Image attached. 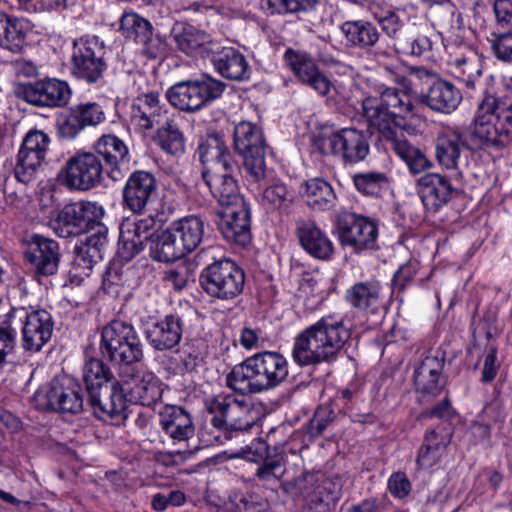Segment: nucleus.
I'll list each match as a JSON object with an SVG mask.
<instances>
[{
    "label": "nucleus",
    "instance_id": "nucleus-50",
    "mask_svg": "<svg viewBox=\"0 0 512 512\" xmlns=\"http://www.w3.org/2000/svg\"><path fill=\"white\" fill-rule=\"evenodd\" d=\"M356 189L363 195L378 197L388 185V178L384 173L369 172L356 174L353 177Z\"/></svg>",
    "mask_w": 512,
    "mask_h": 512
},
{
    "label": "nucleus",
    "instance_id": "nucleus-41",
    "mask_svg": "<svg viewBox=\"0 0 512 512\" xmlns=\"http://www.w3.org/2000/svg\"><path fill=\"white\" fill-rule=\"evenodd\" d=\"M170 228L186 252L190 253L202 242L205 223L200 216L189 215L172 222Z\"/></svg>",
    "mask_w": 512,
    "mask_h": 512
},
{
    "label": "nucleus",
    "instance_id": "nucleus-57",
    "mask_svg": "<svg viewBox=\"0 0 512 512\" xmlns=\"http://www.w3.org/2000/svg\"><path fill=\"white\" fill-rule=\"evenodd\" d=\"M122 32H148L152 29L151 23L136 12H124L120 18Z\"/></svg>",
    "mask_w": 512,
    "mask_h": 512
},
{
    "label": "nucleus",
    "instance_id": "nucleus-20",
    "mask_svg": "<svg viewBox=\"0 0 512 512\" xmlns=\"http://www.w3.org/2000/svg\"><path fill=\"white\" fill-rule=\"evenodd\" d=\"M218 217V229L228 242L243 247L250 243V208L246 201L222 208Z\"/></svg>",
    "mask_w": 512,
    "mask_h": 512
},
{
    "label": "nucleus",
    "instance_id": "nucleus-52",
    "mask_svg": "<svg viewBox=\"0 0 512 512\" xmlns=\"http://www.w3.org/2000/svg\"><path fill=\"white\" fill-rule=\"evenodd\" d=\"M263 3L272 14H282L311 10L317 4V0H263Z\"/></svg>",
    "mask_w": 512,
    "mask_h": 512
},
{
    "label": "nucleus",
    "instance_id": "nucleus-55",
    "mask_svg": "<svg viewBox=\"0 0 512 512\" xmlns=\"http://www.w3.org/2000/svg\"><path fill=\"white\" fill-rule=\"evenodd\" d=\"M80 213L83 218V226L85 231L92 230L93 226L104 225L101 223V219L104 216V208L97 202L91 201H79L77 202Z\"/></svg>",
    "mask_w": 512,
    "mask_h": 512
},
{
    "label": "nucleus",
    "instance_id": "nucleus-21",
    "mask_svg": "<svg viewBox=\"0 0 512 512\" xmlns=\"http://www.w3.org/2000/svg\"><path fill=\"white\" fill-rule=\"evenodd\" d=\"M464 148H469V144L460 127L446 126L437 134L435 139L436 161L442 168L453 171L455 179L463 177L459 170V162Z\"/></svg>",
    "mask_w": 512,
    "mask_h": 512
},
{
    "label": "nucleus",
    "instance_id": "nucleus-33",
    "mask_svg": "<svg viewBox=\"0 0 512 512\" xmlns=\"http://www.w3.org/2000/svg\"><path fill=\"white\" fill-rule=\"evenodd\" d=\"M444 363L436 356H427L414 371V384L422 396L435 397L444 387L441 375Z\"/></svg>",
    "mask_w": 512,
    "mask_h": 512
},
{
    "label": "nucleus",
    "instance_id": "nucleus-13",
    "mask_svg": "<svg viewBox=\"0 0 512 512\" xmlns=\"http://www.w3.org/2000/svg\"><path fill=\"white\" fill-rule=\"evenodd\" d=\"M104 166L101 158L92 152L76 153L61 168L60 183L70 190L88 191L103 180Z\"/></svg>",
    "mask_w": 512,
    "mask_h": 512
},
{
    "label": "nucleus",
    "instance_id": "nucleus-5",
    "mask_svg": "<svg viewBox=\"0 0 512 512\" xmlns=\"http://www.w3.org/2000/svg\"><path fill=\"white\" fill-rule=\"evenodd\" d=\"M100 350L112 363L131 371L143 359V344L137 330L132 323L120 319L103 327Z\"/></svg>",
    "mask_w": 512,
    "mask_h": 512
},
{
    "label": "nucleus",
    "instance_id": "nucleus-44",
    "mask_svg": "<svg viewBox=\"0 0 512 512\" xmlns=\"http://www.w3.org/2000/svg\"><path fill=\"white\" fill-rule=\"evenodd\" d=\"M512 102L509 98H498L488 89L484 90V97L480 101V110L495 115V121L500 132L509 129L512 134Z\"/></svg>",
    "mask_w": 512,
    "mask_h": 512
},
{
    "label": "nucleus",
    "instance_id": "nucleus-3",
    "mask_svg": "<svg viewBox=\"0 0 512 512\" xmlns=\"http://www.w3.org/2000/svg\"><path fill=\"white\" fill-rule=\"evenodd\" d=\"M288 377V361L278 352L264 351L235 365L226 376L229 388L240 394L274 389Z\"/></svg>",
    "mask_w": 512,
    "mask_h": 512
},
{
    "label": "nucleus",
    "instance_id": "nucleus-17",
    "mask_svg": "<svg viewBox=\"0 0 512 512\" xmlns=\"http://www.w3.org/2000/svg\"><path fill=\"white\" fill-rule=\"evenodd\" d=\"M17 95L32 105L53 108L69 102L71 89L65 81L45 79L20 85Z\"/></svg>",
    "mask_w": 512,
    "mask_h": 512
},
{
    "label": "nucleus",
    "instance_id": "nucleus-31",
    "mask_svg": "<svg viewBox=\"0 0 512 512\" xmlns=\"http://www.w3.org/2000/svg\"><path fill=\"white\" fill-rule=\"evenodd\" d=\"M165 110L160 104L159 94L150 92L137 96L130 111L132 125L140 132H145L160 124Z\"/></svg>",
    "mask_w": 512,
    "mask_h": 512
},
{
    "label": "nucleus",
    "instance_id": "nucleus-62",
    "mask_svg": "<svg viewBox=\"0 0 512 512\" xmlns=\"http://www.w3.org/2000/svg\"><path fill=\"white\" fill-rule=\"evenodd\" d=\"M163 279L172 285L176 290H182L188 283V269L184 265L168 269L164 272Z\"/></svg>",
    "mask_w": 512,
    "mask_h": 512
},
{
    "label": "nucleus",
    "instance_id": "nucleus-26",
    "mask_svg": "<svg viewBox=\"0 0 512 512\" xmlns=\"http://www.w3.org/2000/svg\"><path fill=\"white\" fill-rule=\"evenodd\" d=\"M24 259L37 276L54 275L60 262L59 244L53 239L35 234L29 249L24 253Z\"/></svg>",
    "mask_w": 512,
    "mask_h": 512
},
{
    "label": "nucleus",
    "instance_id": "nucleus-60",
    "mask_svg": "<svg viewBox=\"0 0 512 512\" xmlns=\"http://www.w3.org/2000/svg\"><path fill=\"white\" fill-rule=\"evenodd\" d=\"M31 29L28 19L12 17L0 11V32H28Z\"/></svg>",
    "mask_w": 512,
    "mask_h": 512
},
{
    "label": "nucleus",
    "instance_id": "nucleus-22",
    "mask_svg": "<svg viewBox=\"0 0 512 512\" xmlns=\"http://www.w3.org/2000/svg\"><path fill=\"white\" fill-rule=\"evenodd\" d=\"M202 164L201 176L235 172L238 164L228 150L223 138L218 133L209 134L198 147Z\"/></svg>",
    "mask_w": 512,
    "mask_h": 512
},
{
    "label": "nucleus",
    "instance_id": "nucleus-40",
    "mask_svg": "<svg viewBox=\"0 0 512 512\" xmlns=\"http://www.w3.org/2000/svg\"><path fill=\"white\" fill-rule=\"evenodd\" d=\"M50 228L61 238H69L85 232L83 218L77 202L66 204L50 219Z\"/></svg>",
    "mask_w": 512,
    "mask_h": 512
},
{
    "label": "nucleus",
    "instance_id": "nucleus-25",
    "mask_svg": "<svg viewBox=\"0 0 512 512\" xmlns=\"http://www.w3.org/2000/svg\"><path fill=\"white\" fill-rule=\"evenodd\" d=\"M295 236L301 248L312 258L329 261L335 253V247L327 233L311 219L296 222Z\"/></svg>",
    "mask_w": 512,
    "mask_h": 512
},
{
    "label": "nucleus",
    "instance_id": "nucleus-27",
    "mask_svg": "<svg viewBox=\"0 0 512 512\" xmlns=\"http://www.w3.org/2000/svg\"><path fill=\"white\" fill-rule=\"evenodd\" d=\"M470 149L502 148L509 141V129L500 132L495 115L480 110L476 112L474 124L467 140Z\"/></svg>",
    "mask_w": 512,
    "mask_h": 512
},
{
    "label": "nucleus",
    "instance_id": "nucleus-11",
    "mask_svg": "<svg viewBox=\"0 0 512 512\" xmlns=\"http://www.w3.org/2000/svg\"><path fill=\"white\" fill-rule=\"evenodd\" d=\"M314 145L321 154L337 156L349 164L363 161L370 150L364 133L355 128L322 133L315 138Z\"/></svg>",
    "mask_w": 512,
    "mask_h": 512
},
{
    "label": "nucleus",
    "instance_id": "nucleus-39",
    "mask_svg": "<svg viewBox=\"0 0 512 512\" xmlns=\"http://www.w3.org/2000/svg\"><path fill=\"white\" fill-rule=\"evenodd\" d=\"M299 193L305 203L314 210L326 211L335 205L336 195L332 186L322 178L304 181Z\"/></svg>",
    "mask_w": 512,
    "mask_h": 512
},
{
    "label": "nucleus",
    "instance_id": "nucleus-1",
    "mask_svg": "<svg viewBox=\"0 0 512 512\" xmlns=\"http://www.w3.org/2000/svg\"><path fill=\"white\" fill-rule=\"evenodd\" d=\"M384 74L402 88L384 87L379 97H366L362 101L363 115L370 128L376 129L390 143L391 149L407 165L413 175L429 170L433 164L426 154L412 145L402 134L416 133L421 116L414 105L411 94L414 70L396 63L383 67Z\"/></svg>",
    "mask_w": 512,
    "mask_h": 512
},
{
    "label": "nucleus",
    "instance_id": "nucleus-54",
    "mask_svg": "<svg viewBox=\"0 0 512 512\" xmlns=\"http://www.w3.org/2000/svg\"><path fill=\"white\" fill-rule=\"evenodd\" d=\"M84 128L96 126L104 121L105 113L102 107L94 102L80 103L73 106Z\"/></svg>",
    "mask_w": 512,
    "mask_h": 512
},
{
    "label": "nucleus",
    "instance_id": "nucleus-2",
    "mask_svg": "<svg viewBox=\"0 0 512 512\" xmlns=\"http://www.w3.org/2000/svg\"><path fill=\"white\" fill-rule=\"evenodd\" d=\"M351 335V328L342 317L325 315L296 335L292 358L299 366L330 363L336 360Z\"/></svg>",
    "mask_w": 512,
    "mask_h": 512
},
{
    "label": "nucleus",
    "instance_id": "nucleus-10",
    "mask_svg": "<svg viewBox=\"0 0 512 512\" xmlns=\"http://www.w3.org/2000/svg\"><path fill=\"white\" fill-rule=\"evenodd\" d=\"M225 87L222 81L204 76L174 84L167 90L166 96L170 104L179 110L194 112L218 99Z\"/></svg>",
    "mask_w": 512,
    "mask_h": 512
},
{
    "label": "nucleus",
    "instance_id": "nucleus-7",
    "mask_svg": "<svg viewBox=\"0 0 512 512\" xmlns=\"http://www.w3.org/2000/svg\"><path fill=\"white\" fill-rule=\"evenodd\" d=\"M233 145L242 156L244 169L253 181L259 182L271 176L272 172L266 166V142L259 126L249 121L235 124Z\"/></svg>",
    "mask_w": 512,
    "mask_h": 512
},
{
    "label": "nucleus",
    "instance_id": "nucleus-43",
    "mask_svg": "<svg viewBox=\"0 0 512 512\" xmlns=\"http://www.w3.org/2000/svg\"><path fill=\"white\" fill-rule=\"evenodd\" d=\"M381 285L377 280L355 283L346 292V300L356 309H375L380 300Z\"/></svg>",
    "mask_w": 512,
    "mask_h": 512
},
{
    "label": "nucleus",
    "instance_id": "nucleus-9",
    "mask_svg": "<svg viewBox=\"0 0 512 512\" xmlns=\"http://www.w3.org/2000/svg\"><path fill=\"white\" fill-rule=\"evenodd\" d=\"M200 283L211 298L229 301L243 292L245 273L234 261L223 258L202 270Z\"/></svg>",
    "mask_w": 512,
    "mask_h": 512
},
{
    "label": "nucleus",
    "instance_id": "nucleus-24",
    "mask_svg": "<svg viewBox=\"0 0 512 512\" xmlns=\"http://www.w3.org/2000/svg\"><path fill=\"white\" fill-rule=\"evenodd\" d=\"M284 59L301 83L311 87L322 96L329 93L330 80L319 70L314 59L308 53L288 48L285 51Z\"/></svg>",
    "mask_w": 512,
    "mask_h": 512
},
{
    "label": "nucleus",
    "instance_id": "nucleus-61",
    "mask_svg": "<svg viewBox=\"0 0 512 512\" xmlns=\"http://www.w3.org/2000/svg\"><path fill=\"white\" fill-rule=\"evenodd\" d=\"M492 49L498 59L512 62V34H498L492 40Z\"/></svg>",
    "mask_w": 512,
    "mask_h": 512
},
{
    "label": "nucleus",
    "instance_id": "nucleus-42",
    "mask_svg": "<svg viewBox=\"0 0 512 512\" xmlns=\"http://www.w3.org/2000/svg\"><path fill=\"white\" fill-rule=\"evenodd\" d=\"M150 249L152 258L164 263L176 261L188 254L170 226L152 240Z\"/></svg>",
    "mask_w": 512,
    "mask_h": 512
},
{
    "label": "nucleus",
    "instance_id": "nucleus-6",
    "mask_svg": "<svg viewBox=\"0 0 512 512\" xmlns=\"http://www.w3.org/2000/svg\"><path fill=\"white\" fill-rule=\"evenodd\" d=\"M16 340L17 331L22 334L24 350L38 352L50 340L54 322L51 314L44 310H28L24 307L12 308L2 320Z\"/></svg>",
    "mask_w": 512,
    "mask_h": 512
},
{
    "label": "nucleus",
    "instance_id": "nucleus-58",
    "mask_svg": "<svg viewBox=\"0 0 512 512\" xmlns=\"http://www.w3.org/2000/svg\"><path fill=\"white\" fill-rule=\"evenodd\" d=\"M434 36L441 40L445 50L450 54L452 59L456 57V55H463V53L468 52L469 48H473L471 44L464 41L461 34H434Z\"/></svg>",
    "mask_w": 512,
    "mask_h": 512
},
{
    "label": "nucleus",
    "instance_id": "nucleus-45",
    "mask_svg": "<svg viewBox=\"0 0 512 512\" xmlns=\"http://www.w3.org/2000/svg\"><path fill=\"white\" fill-rule=\"evenodd\" d=\"M169 39L175 42L178 49L187 55L209 56L219 43L210 38V34H169Z\"/></svg>",
    "mask_w": 512,
    "mask_h": 512
},
{
    "label": "nucleus",
    "instance_id": "nucleus-46",
    "mask_svg": "<svg viewBox=\"0 0 512 512\" xmlns=\"http://www.w3.org/2000/svg\"><path fill=\"white\" fill-rule=\"evenodd\" d=\"M160 380L152 374L145 375L130 390V400L142 406L151 407L162 398Z\"/></svg>",
    "mask_w": 512,
    "mask_h": 512
},
{
    "label": "nucleus",
    "instance_id": "nucleus-15",
    "mask_svg": "<svg viewBox=\"0 0 512 512\" xmlns=\"http://www.w3.org/2000/svg\"><path fill=\"white\" fill-rule=\"evenodd\" d=\"M73 75L87 83H96L102 78L106 64L102 59L103 42L96 34H84L73 41Z\"/></svg>",
    "mask_w": 512,
    "mask_h": 512
},
{
    "label": "nucleus",
    "instance_id": "nucleus-30",
    "mask_svg": "<svg viewBox=\"0 0 512 512\" xmlns=\"http://www.w3.org/2000/svg\"><path fill=\"white\" fill-rule=\"evenodd\" d=\"M94 148L95 154L102 157L110 166L109 177L114 181L121 180L130 159L126 144L115 135H104L96 141Z\"/></svg>",
    "mask_w": 512,
    "mask_h": 512
},
{
    "label": "nucleus",
    "instance_id": "nucleus-12",
    "mask_svg": "<svg viewBox=\"0 0 512 512\" xmlns=\"http://www.w3.org/2000/svg\"><path fill=\"white\" fill-rule=\"evenodd\" d=\"M35 406L40 410L76 414L83 410L81 387L72 378L53 379L34 394Z\"/></svg>",
    "mask_w": 512,
    "mask_h": 512
},
{
    "label": "nucleus",
    "instance_id": "nucleus-8",
    "mask_svg": "<svg viewBox=\"0 0 512 512\" xmlns=\"http://www.w3.org/2000/svg\"><path fill=\"white\" fill-rule=\"evenodd\" d=\"M245 395L215 396L207 405L208 411L213 415V426L228 432H242L252 428L258 420V412Z\"/></svg>",
    "mask_w": 512,
    "mask_h": 512
},
{
    "label": "nucleus",
    "instance_id": "nucleus-64",
    "mask_svg": "<svg viewBox=\"0 0 512 512\" xmlns=\"http://www.w3.org/2000/svg\"><path fill=\"white\" fill-rule=\"evenodd\" d=\"M494 12L496 19L502 28L512 27L511 0H496L494 3Z\"/></svg>",
    "mask_w": 512,
    "mask_h": 512
},
{
    "label": "nucleus",
    "instance_id": "nucleus-49",
    "mask_svg": "<svg viewBox=\"0 0 512 512\" xmlns=\"http://www.w3.org/2000/svg\"><path fill=\"white\" fill-rule=\"evenodd\" d=\"M141 54L154 59L163 56L170 47L169 34H134Z\"/></svg>",
    "mask_w": 512,
    "mask_h": 512
},
{
    "label": "nucleus",
    "instance_id": "nucleus-47",
    "mask_svg": "<svg viewBox=\"0 0 512 512\" xmlns=\"http://www.w3.org/2000/svg\"><path fill=\"white\" fill-rule=\"evenodd\" d=\"M156 141L161 149L173 156L182 155L185 152V138L178 124L173 120H167L157 131Z\"/></svg>",
    "mask_w": 512,
    "mask_h": 512
},
{
    "label": "nucleus",
    "instance_id": "nucleus-36",
    "mask_svg": "<svg viewBox=\"0 0 512 512\" xmlns=\"http://www.w3.org/2000/svg\"><path fill=\"white\" fill-rule=\"evenodd\" d=\"M451 437L452 432L446 427H438L428 431L418 451L417 465L422 469H428L436 465L446 452Z\"/></svg>",
    "mask_w": 512,
    "mask_h": 512
},
{
    "label": "nucleus",
    "instance_id": "nucleus-51",
    "mask_svg": "<svg viewBox=\"0 0 512 512\" xmlns=\"http://www.w3.org/2000/svg\"><path fill=\"white\" fill-rule=\"evenodd\" d=\"M292 202V195L283 183L267 186L262 193V203L270 208L280 209L288 207Z\"/></svg>",
    "mask_w": 512,
    "mask_h": 512
},
{
    "label": "nucleus",
    "instance_id": "nucleus-63",
    "mask_svg": "<svg viewBox=\"0 0 512 512\" xmlns=\"http://www.w3.org/2000/svg\"><path fill=\"white\" fill-rule=\"evenodd\" d=\"M403 12L387 11L378 17L383 32H398L403 27Z\"/></svg>",
    "mask_w": 512,
    "mask_h": 512
},
{
    "label": "nucleus",
    "instance_id": "nucleus-4",
    "mask_svg": "<svg viewBox=\"0 0 512 512\" xmlns=\"http://www.w3.org/2000/svg\"><path fill=\"white\" fill-rule=\"evenodd\" d=\"M111 377L110 369L99 359L91 358L83 366V380L93 414L103 421L120 425L127 418L125 389L119 382L108 386Z\"/></svg>",
    "mask_w": 512,
    "mask_h": 512
},
{
    "label": "nucleus",
    "instance_id": "nucleus-48",
    "mask_svg": "<svg viewBox=\"0 0 512 512\" xmlns=\"http://www.w3.org/2000/svg\"><path fill=\"white\" fill-rule=\"evenodd\" d=\"M267 503L254 492L233 490L225 503L228 512H265Z\"/></svg>",
    "mask_w": 512,
    "mask_h": 512
},
{
    "label": "nucleus",
    "instance_id": "nucleus-19",
    "mask_svg": "<svg viewBox=\"0 0 512 512\" xmlns=\"http://www.w3.org/2000/svg\"><path fill=\"white\" fill-rule=\"evenodd\" d=\"M156 221L152 217L126 218L119 227L117 253L124 261H130L139 254L144 244L154 234Z\"/></svg>",
    "mask_w": 512,
    "mask_h": 512
},
{
    "label": "nucleus",
    "instance_id": "nucleus-29",
    "mask_svg": "<svg viewBox=\"0 0 512 512\" xmlns=\"http://www.w3.org/2000/svg\"><path fill=\"white\" fill-rule=\"evenodd\" d=\"M154 175L144 170L134 171L123 188L124 204L134 213H141L156 195Z\"/></svg>",
    "mask_w": 512,
    "mask_h": 512
},
{
    "label": "nucleus",
    "instance_id": "nucleus-23",
    "mask_svg": "<svg viewBox=\"0 0 512 512\" xmlns=\"http://www.w3.org/2000/svg\"><path fill=\"white\" fill-rule=\"evenodd\" d=\"M183 322L178 315H166L161 319L150 318L144 324V335L148 344L156 351L174 349L181 341Z\"/></svg>",
    "mask_w": 512,
    "mask_h": 512
},
{
    "label": "nucleus",
    "instance_id": "nucleus-53",
    "mask_svg": "<svg viewBox=\"0 0 512 512\" xmlns=\"http://www.w3.org/2000/svg\"><path fill=\"white\" fill-rule=\"evenodd\" d=\"M186 502V495L181 490L158 492L152 496L151 507L156 512L165 511L171 507H180Z\"/></svg>",
    "mask_w": 512,
    "mask_h": 512
},
{
    "label": "nucleus",
    "instance_id": "nucleus-35",
    "mask_svg": "<svg viewBox=\"0 0 512 512\" xmlns=\"http://www.w3.org/2000/svg\"><path fill=\"white\" fill-rule=\"evenodd\" d=\"M462 100V94L452 83L437 80L422 95V102L431 110L450 114L457 109Z\"/></svg>",
    "mask_w": 512,
    "mask_h": 512
},
{
    "label": "nucleus",
    "instance_id": "nucleus-18",
    "mask_svg": "<svg viewBox=\"0 0 512 512\" xmlns=\"http://www.w3.org/2000/svg\"><path fill=\"white\" fill-rule=\"evenodd\" d=\"M455 173L448 177L440 173L428 172L416 181V189L425 208L432 212L439 211L447 205L456 195L454 187Z\"/></svg>",
    "mask_w": 512,
    "mask_h": 512
},
{
    "label": "nucleus",
    "instance_id": "nucleus-37",
    "mask_svg": "<svg viewBox=\"0 0 512 512\" xmlns=\"http://www.w3.org/2000/svg\"><path fill=\"white\" fill-rule=\"evenodd\" d=\"M452 74L465 85L466 93L482 86V65L481 60L474 48H469L463 55H456L450 61Z\"/></svg>",
    "mask_w": 512,
    "mask_h": 512
},
{
    "label": "nucleus",
    "instance_id": "nucleus-59",
    "mask_svg": "<svg viewBox=\"0 0 512 512\" xmlns=\"http://www.w3.org/2000/svg\"><path fill=\"white\" fill-rule=\"evenodd\" d=\"M337 502V492H333L330 496H325L316 488L308 496L306 509L307 512H327L331 505Z\"/></svg>",
    "mask_w": 512,
    "mask_h": 512
},
{
    "label": "nucleus",
    "instance_id": "nucleus-56",
    "mask_svg": "<svg viewBox=\"0 0 512 512\" xmlns=\"http://www.w3.org/2000/svg\"><path fill=\"white\" fill-rule=\"evenodd\" d=\"M83 129L85 128L73 107L58 121L59 135L64 139H74Z\"/></svg>",
    "mask_w": 512,
    "mask_h": 512
},
{
    "label": "nucleus",
    "instance_id": "nucleus-16",
    "mask_svg": "<svg viewBox=\"0 0 512 512\" xmlns=\"http://www.w3.org/2000/svg\"><path fill=\"white\" fill-rule=\"evenodd\" d=\"M50 137L42 130L33 129L24 136L17 154L14 175L22 183L32 180L45 160Z\"/></svg>",
    "mask_w": 512,
    "mask_h": 512
},
{
    "label": "nucleus",
    "instance_id": "nucleus-14",
    "mask_svg": "<svg viewBox=\"0 0 512 512\" xmlns=\"http://www.w3.org/2000/svg\"><path fill=\"white\" fill-rule=\"evenodd\" d=\"M336 231L342 246L355 252L373 249L376 246L378 228L376 223L363 215L351 211H342L336 218Z\"/></svg>",
    "mask_w": 512,
    "mask_h": 512
},
{
    "label": "nucleus",
    "instance_id": "nucleus-34",
    "mask_svg": "<svg viewBox=\"0 0 512 512\" xmlns=\"http://www.w3.org/2000/svg\"><path fill=\"white\" fill-rule=\"evenodd\" d=\"M211 55L214 68L222 77L235 81L248 78V62L245 56L234 47L219 45Z\"/></svg>",
    "mask_w": 512,
    "mask_h": 512
},
{
    "label": "nucleus",
    "instance_id": "nucleus-28",
    "mask_svg": "<svg viewBox=\"0 0 512 512\" xmlns=\"http://www.w3.org/2000/svg\"><path fill=\"white\" fill-rule=\"evenodd\" d=\"M84 238L75 246L74 264L87 274L94 265L102 260L108 245V228L105 225L93 226L86 231Z\"/></svg>",
    "mask_w": 512,
    "mask_h": 512
},
{
    "label": "nucleus",
    "instance_id": "nucleus-32",
    "mask_svg": "<svg viewBox=\"0 0 512 512\" xmlns=\"http://www.w3.org/2000/svg\"><path fill=\"white\" fill-rule=\"evenodd\" d=\"M159 425L174 441L193 437L195 427L189 412L176 405H165L159 412Z\"/></svg>",
    "mask_w": 512,
    "mask_h": 512
},
{
    "label": "nucleus",
    "instance_id": "nucleus-38",
    "mask_svg": "<svg viewBox=\"0 0 512 512\" xmlns=\"http://www.w3.org/2000/svg\"><path fill=\"white\" fill-rule=\"evenodd\" d=\"M233 173L225 171L202 176L205 185L222 208L245 201L239 193L237 181L234 179Z\"/></svg>",
    "mask_w": 512,
    "mask_h": 512
}]
</instances>
